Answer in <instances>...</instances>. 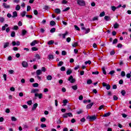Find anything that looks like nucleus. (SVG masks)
Returning <instances> with one entry per match:
<instances>
[{"label": "nucleus", "mask_w": 131, "mask_h": 131, "mask_svg": "<svg viewBox=\"0 0 131 131\" xmlns=\"http://www.w3.org/2000/svg\"><path fill=\"white\" fill-rule=\"evenodd\" d=\"M35 58H36V59H37V60H39V59H40V56L38 54H36L35 55Z\"/></svg>", "instance_id": "27"}, {"label": "nucleus", "mask_w": 131, "mask_h": 131, "mask_svg": "<svg viewBox=\"0 0 131 131\" xmlns=\"http://www.w3.org/2000/svg\"><path fill=\"white\" fill-rule=\"evenodd\" d=\"M56 32V28H53L50 30V32L51 33H54V32Z\"/></svg>", "instance_id": "29"}, {"label": "nucleus", "mask_w": 131, "mask_h": 131, "mask_svg": "<svg viewBox=\"0 0 131 131\" xmlns=\"http://www.w3.org/2000/svg\"><path fill=\"white\" fill-rule=\"evenodd\" d=\"M36 44H37V41L34 40L31 43L30 46H31V47H34Z\"/></svg>", "instance_id": "9"}, {"label": "nucleus", "mask_w": 131, "mask_h": 131, "mask_svg": "<svg viewBox=\"0 0 131 131\" xmlns=\"http://www.w3.org/2000/svg\"><path fill=\"white\" fill-rule=\"evenodd\" d=\"M20 9H21V7H20L19 5H16L15 7V10L16 11H19Z\"/></svg>", "instance_id": "24"}, {"label": "nucleus", "mask_w": 131, "mask_h": 131, "mask_svg": "<svg viewBox=\"0 0 131 131\" xmlns=\"http://www.w3.org/2000/svg\"><path fill=\"white\" fill-rule=\"evenodd\" d=\"M100 17H104V16H105V12H101L100 15H99Z\"/></svg>", "instance_id": "40"}, {"label": "nucleus", "mask_w": 131, "mask_h": 131, "mask_svg": "<svg viewBox=\"0 0 131 131\" xmlns=\"http://www.w3.org/2000/svg\"><path fill=\"white\" fill-rule=\"evenodd\" d=\"M21 15V17H25V15H26V11H23Z\"/></svg>", "instance_id": "44"}, {"label": "nucleus", "mask_w": 131, "mask_h": 131, "mask_svg": "<svg viewBox=\"0 0 131 131\" xmlns=\"http://www.w3.org/2000/svg\"><path fill=\"white\" fill-rule=\"evenodd\" d=\"M9 46H10V43L9 42L5 43L4 45V49H6V48H8Z\"/></svg>", "instance_id": "17"}, {"label": "nucleus", "mask_w": 131, "mask_h": 131, "mask_svg": "<svg viewBox=\"0 0 131 131\" xmlns=\"http://www.w3.org/2000/svg\"><path fill=\"white\" fill-rule=\"evenodd\" d=\"M90 31H91V29H87L86 30V32H85V34H88V33H89V32H90Z\"/></svg>", "instance_id": "56"}, {"label": "nucleus", "mask_w": 131, "mask_h": 131, "mask_svg": "<svg viewBox=\"0 0 131 131\" xmlns=\"http://www.w3.org/2000/svg\"><path fill=\"white\" fill-rule=\"evenodd\" d=\"M32 51H38V49H37L36 47H32Z\"/></svg>", "instance_id": "41"}, {"label": "nucleus", "mask_w": 131, "mask_h": 131, "mask_svg": "<svg viewBox=\"0 0 131 131\" xmlns=\"http://www.w3.org/2000/svg\"><path fill=\"white\" fill-rule=\"evenodd\" d=\"M64 64V62L63 61H59L58 63L57 64V66L58 67H61Z\"/></svg>", "instance_id": "22"}, {"label": "nucleus", "mask_w": 131, "mask_h": 131, "mask_svg": "<svg viewBox=\"0 0 131 131\" xmlns=\"http://www.w3.org/2000/svg\"><path fill=\"white\" fill-rule=\"evenodd\" d=\"M0 22L1 23H4V22H5V18L3 17H0Z\"/></svg>", "instance_id": "28"}, {"label": "nucleus", "mask_w": 131, "mask_h": 131, "mask_svg": "<svg viewBox=\"0 0 131 131\" xmlns=\"http://www.w3.org/2000/svg\"><path fill=\"white\" fill-rule=\"evenodd\" d=\"M60 70L61 71H65L66 70V68H65V67H61Z\"/></svg>", "instance_id": "46"}, {"label": "nucleus", "mask_w": 131, "mask_h": 131, "mask_svg": "<svg viewBox=\"0 0 131 131\" xmlns=\"http://www.w3.org/2000/svg\"><path fill=\"white\" fill-rule=\"evenodd\" d=\"M33 88H38V83H34L33 84Z\"/></svg>", "instance_id": "36"}, {"label": "nucleus", "mask_w": 131, "mask_h": 131, "mask_svg": "<svg viewBox=\"0 0 131 131\" xmlns=\"http://www.w3.org/2000/svg\"><path fill=\"white\" fill-rule=\"evenodd\" d=\"M41 73H42V72L41 71V70H38L36 71V74L37 76L38 75H40V74H41Z\"/></svg>", "instance_id": "16"}, {"label": "nucleus", "mask_w": 131, "mask_h": 131, "mask_svg": "<svg viewBox=\"0 0 131 131\" xmlns=\"http://www.w3.org/2000/svg\"><path fill=\"white\" fill-rule=\"evenodd\" d=\"M121 94L122 95H123V96H125V94H126V92H125V90H122V91L121 92Z\"/></svg>", "instance_id": "38"}, {"label": "nucleus", "mask_w": 131, "mask_h": 131, "mask_svg": "<svg viewBox=\"0 0 131 131\" xmlns=\"http://www.w3.org/2000/svg\"><path fill=\"white\" fill-rule=\"evenodd\" d=\"M117 42H118V40L117 39L115 38L113 41V45H115Z\"/></svg>", "instance_id": "31"}, {"label": "nucleus", "mask_w": 131, "mask_h": 131, "mask_svg": "<svg viewBox=\"0 0 131 131\" xmlns=\"http://www.w3.org/2000/svg\"><path fill=\"white\" fill-rule=\"evenodd\" d=\"M56 123H57V124H60V123H62V122L61 121V120L58 119L57 120Z\"/></svg>", "instance_id": "63"}, {"label": "nucleus", "mask_w": 131, "mask_h": 131, "mask_svg": "<svg viewBox=\"0 0 131 131\" xmlns=\"http://www.w3.org/2000/svg\"><path fill=\"white\" fill-rule=\"evenodd\" d=\"M41 127L42 128H43V127H47V125H46L45 124H41Z\"/></svg>", "instance_id": "61"}, {"label": "nucleus", "mask_w": 131, "mask_h": 131, "mask_svg": "<svg viewBox=\"0 0 131 131\" xmlns=\"http://www.w3.org/2000/svg\"><path fill=\"white\" fill-rule=\"evenodd\" d=\"M92 74L95 75H98V74H99V72H98V71L93 72Z\"/></svg>", "instance_id": "53"}, {"label": "nucleus", "mask_w": 131, "mask_h": 131, "mask_svg": "<svg viewBox=\"0 0 131 131\" xmlns=\"http://www.w3.org/2000/svg\"><path fill=\"white\" fill-rule=\"evenodd\" d=\"M12 121H17V118H15V117H11Z\"/></svg>", "instance_id": "42"}, {"label": "nucleus", "mask_w": 131, "mask_h": 131, "mask_svg": "<svg viewBox=\"0 0 131 131\" xmlns=\"http://www.w3.org/2000/svg\"><path fill=\"white\" fill-rule=\"evenodd\" d=\"M86 118L87 119H89L90 121H95V120L97 119V117H96V116H88Z\"/></svg>", "instance_id": "2"}, {"label": "nucleus", "mask_w": 131, "mask_h": 131, "mask_svg": "<svg viewBox=\"0 0 131 131\" xmlns=\"http://www.w3.org/2000/svg\"><path fill=\"white\" fill-rule=\"evenodd\" d=\"M72 73V71L70 69L68 70L67 71V75H70Z\"/></svg>", "instance_id": "19"}, {"label": "nucleus", "mask_w": 131, "mask_h": 131, "mask_svg": "<svg viewBox=\"0 0 131 131\" xmlns=\"http://www.w3.org/2000/svg\"><path fill=\"white\" fill-rule=\"evenodd\" d=\"M54 42H55L54 40H51L48 41V45H49V46H52V45H53Z\"/></svg>", "instance_id": "23"}, {"label": "nucleus", "mask_w": 131, "mask_h": 131, "mask_svg": "<svg viewBox=\"0 0 131 131\" xmlns=\"http://www.w3.org/2000/svg\"><path fill=\"white\" fill-rule=\"evenodd\" d=\"M31 9V7H30V6H28L27 9V12H29V11H30Z\"/></svg>", "instance_id": "57"}, {"label": "nucleus", "mask_w": 131, "mask_h": 131, "mask_svg": "<svg viewBox=\"0 0 131 131\" xmlns=\"http://www.w3.org/2000/svg\"><path fill=\"white\" fill-rule=\"evenodd\" d=\"M38 106V104L37 103H35L33 106V107L32 108V110L33 111L35 110V109H36V108L37 107V106Z\"/></svg>", "instance_id": "14"}, {"label": "nucleus", "mask_w": 131, "mask_h": 131, "mask_svg": "<svg viewBox=\"0 0 131 131\" xmlns=\"http://www.w3.org/2000/svg\"><path fill=\"white\" fill-rule=\"evenodd\" d=\"M12 18H15V17H18V13H17V11H14L12 13Z\"/></svg>", "instance_id": "10"}, {"label": "nucleus", "mask_w": 131, "mask_h": 131, "mask_svg": "<svg viewBox=\"0 0 131 131\" xmlns=\"http://www.w3.org/2000/svg\"><path fill=\"white\" fill-rule=\"evenodd\" d=\"M39 92V90L37 89H33L31 90V94H37Z\"/></svg>", "instance_id": "7"}, {"label": "nucleus", "mask_w": 131, "mask_h": 131, "mask_svg": "<svg viewBox=\"0 0 131 131\" xmlns=\"http://www.w3.org/2000/svg\"><path fill=\"white\" fill-rule=\"evenodd\" d=\"M67 42H70V41H71V38L68 37L67 38Z\"/></svg>", "instance_id": "58"}, {"label": "nucleus", "mask_w": 131, "mask_h": 131, "mask_svg": "<svg viewBox=\"0 0 131 131\" xmlns=\"http://www.w3.org/2000/svg\"><path fill=\"white\" fill-rule=\"evenodd\" d=\"M68 117H73V115H72V114L71 113H67Z\"/></svg>", "instance_id": "48"}, {"label": "nucleus", "mask_w": 131, "mask_h": 131, "mask_svg": "<svg viewBox=\"0 0 131 131\" xmlns=\"http://www.w3.org/2000/svg\"><path fill=\"white\" fill-rule=\"evenodd\" d=\"M35 97H38L39 99H41L42 98V94L35 93Z\"/></svg>", "instance_id": "8"}, {"label": "nucleus", "mask_w": 131, "mask_h": 131, "mask_svg": "<svg viewBox=\"0 0 131 131\" xmlns=\"http://www.w3.org/2000/svg\"><path fill=\"white\" fill-rule=\"evenodd\" d=\"M68 80L70 81L71 83H74V82L75 81V79L73 78V76H70Z\"/></svg>", "instance_id": "4"}, {"label": "nucleus", "mask_w": 131, "mask_h": 131, "mask_svg": "<svg viewBox=\"0 0 131 131\" xmlns=\"http://www.w3.org/2000/svg\"><path fill=\"white\" fill-rule=\"evenodd\" d=\"M104 105H100L98 109H99V110H102V109H103V108H104Z\"/></svg>", "instance_id": "59"}, {"label": "nucleus", "mask_w": 131, "mask_h": 131, "mask_svg": "<svg viewBox=\"0 0 131 131\" xmlns=\"http://www.w3.org/2000/svg\"><path fill=\"white\" fill-rule=\"evenodd\" d=\"M67 54V53H66V51H62L61 52V55L62 56H66Z\"/></svg>", "instance_id": "47"}, {"label": "nucleus", "mask_w": 131, "mask_h": 131, "mask_svg": "<svg viewBox=\"0 0 131 131\" xmlns=\"http://www.w3.org/2000/svg\"><path fill=\"white\" fill-rule=\"evenodd\" d=\"M26 16L27 18H29V19H32V15H26Z\"/></svg>", "instance_id": "54"}, {"label": "nucleus", "mask_w": 131, "mask_h": 131, "mask_svg": "<svg viewBox=\"0 0 131 131\" xmlns=\"http://www.w3.org/2000/svg\"><path fill=\"white\" fill-rule=\"evenodd\" d=\"M3 7L5 9H10L11 8V6L8 4H7V3H4L3 4Z\"/></svg>", "instance_id": "6"}, {"label": "nucleus", "mask_w": 131, "mask_h": 131, "mask_svg": "<svg viewBox=\"0 0 131 131\" xmlns=\"http://www.w3.org/2000/svg\"><path fill=\"white\" fill-rule=\"evenodd\" d=\"M52 79H53V77H52L51 75H48L47 76V80H52Z\"/></svg>", "instance_id": "21"}, {"label": "nucleus", "mask_w": 131, "mask_h": 131, "mask_svg": "<svg viewBox=\"0 0 131 131\" xmlns=\"http://www.w3.org/2000/svg\"><path fill=\"white\" fill-rule=\"evenodd\" d=\"M102 72H103V74L106 75V71L105 70V68L103 67V68H102Z\"/></svg>", "instance_id": "50"}, {"label": "nucleus", "mask_w": 131, "mask_h": 131, "mask_svg": "<svg viewBox=\"0 0 131 131\" xmlns=\"http://www.w3.org/2000/svg\"><path fill=\"white\" fill-rule=\"evenodd\" d=\"M15 35H16V33H15L14 31H13L11 34V37H15Z\"/></svg>", "instance_id": "37"}, {"label": "nucleus", "mask_w": 131, "mask_h": 131, "mask_svg": "<svg viewBox=\"0 0 131 131\" xmlns=\"http://www.w3.org/2000/svg\"><path fill=\"white\" fill-rule=\"evenodd\" d=\"M28 105H29L30 106L32 104V100H29L27 102Z\"/></svg>", "instance_id": "52"}, {"label": "nucleus", "mask_w": 131, "mask_h": 131, "mask_svg": "<svg viewBox=\"0 0 131 131\" xmlns=\"http://www.w3.org/2000/svg\"><path fill=\"white\" fill-rule=\"evenodd\" d=\"M26 33H27V31L25 30H22V35L23 36H24V35H25V34H26Z\"/></svg>", "instance_id": "26"}, {"label": "nucleus", "mask_w": 131, "mask_h": 131, "mask_svg": "<svg viewBox=\"0 0 131 131\" xmlns=\"http://www.w3.org/2000/svg\"><path fill=\"white\" fill-rule=\"evenodd\" d=\"M6 113H10V109L6 108L5 111Z\"/></svg>", "instance_id": "64"}, {"label": "nucleus", "mask_w": 131, "mask_h": 131, "mask_svg": "<svg viewBox=\"0 0 131 131\" xmlns=\"http://www.w3.org/2000/svg\"><path fill=\"white\" fill-rule=\"evenodd\" d=\"M18 26H15L14 27H13V30H18Z\"/></svg>", "instance_id": "62"}, {"label": "nucleus", "mask_w": 131, "mask_h": 131, "mask_svg": "<svg viewBox=\"0 0 131 131\" xmlns=\"http://www.w3.org/2000/svg\"><path fill=\"white\" fill-rule=\"evenodd\" d=\"M126 76L127 78H130V77H131V72H130V73L127 74Z\"/></svg>", "instance_id": "39"}, {"label": "nucleus", "mask_w": 131, "mask_h": 131, "mask_svg": "<svg viewBox=\"0 0 131 131\" xmlns=\"http://www.w3.org/2000/svg\"><path fill=\"white\" fill-rule=\"evenodd\" d=\"M94 105V103H91L90 104H89L86 105L87 109H91L92 107H93V105Z\"/></svg>", "instance_id": "11"}, {"label": "nucleus", "mask_w": 131, "mask_h": 131, "mask_svg": "<svg viewBox=\"0 0 131 131\" xmlns=\"http://www.w3.org/2000/svg\"><path fill=\"white\" fill-rule=\"evenodd\" d=\"M121 76H122V77H124V76H125V72L122 71L121 73Z\"/></svg>", "instance_id": "33"}, {"label": "nucleus", "mask_w": 131, "mask_h": 131, "mask_svg": "<svg viewBox=\"0 0 131 131\" xmlns=\"http://www.w3.org/2000/svg\"><path fill=\"white\" fill-rule=\"evenodd\" d=\"M9 25L8 24H5V26L2 27V30L5 31L6 30V27H8Z\"/></svg>", "instance_id": "25"}, {"label": "nucleus", "mask_w": 131, "mask_h": 131, "mask_svg": "<svg viewBox=\"0 0 131 131\" xmlns=\"http://www.w3.org/2000/svg\"><path fill=\"white\" fill-rule=\"evenodd\" d=\"M118 27H119V24H118V23H116L114 25V28L116 29V28H118Z\"/></svg>", "instance_id": "20"}, {"label": "nucleus", "mask_w": 131, "mask_h": 131, "mask_svg": "<svg viewBox=\"0 0 131 131\" xmlns=\"http://www.w3.org/2000/svg\"><path fill=\"white\" fill-rule=\"evenodd\" d=\"M111 9L113 12H115V10H116V7L115 6H111Z\"/></svg>", "instance_id": "45"}, {"label": "nucleus", "mask_w": 131, "mask_h": 131, "mask_svg": "<svg viewBox=\"0 0 131 131\" xmlns=\"http://www.w3.org/2000/svg\"><path fill=\"white\" fill-rule=\"evenodd\" d=\"M104 19L106 21H110V20H111V18H110V16H105L104 17Z\"/></svg>", "instance_id": "18"}, {"label": "nucleus", "mask_w": 131, "mask_h": 131, "mask_svg": "<svg viewBox=\"0 0 131 131\" xmlns=\"http://www.w3.org/2000/svg\"><path fill=\"white\" fill-rule=\"evenodd\" d=\"M115 73V71H111V72H110L109 74H111V75H113V74H114Z\"/></svg>", "instance_id": "55"}, {"label": "nucleus", "mask_w": 131, "mask_h": 131, "mask_svg": "<svg viewBox=\"0 0 131 131\" xmlns=\"http://www.w3.org/2000/svg\"><path fill=\"white\" fill-rule=\"evenodd\" d=\"M62 117H63V118H67V117H68V114H67V113H66V114L62 115Z\"/></svg>", "instance_id": "43"}, {"label": "nucleus", "mask_w": 131, "mask_h": 131, "mask_svg": "<svg viewBox=\"0 0 131 131\" xmlns=\"http://www.w3.org/2000/svg\"><path fill=\"white\" fill-rule=\"evenodd\" d=\"M55 13H56V14H60L61 13V10L59 8H56L54 10Z\"/></svg>", "instance_id": "15"}, {"label": "nucleus", "mask_w": 131, "mask_h": 131, "mask_svg": "<svg viewBox=\"0 0 131 131\" xmlns=\"http://www.w3.org/2000/svg\"><path fill=\"white\" fill-rule=\"evenodd\" d=\"M21 65L24 68H27V67H28V63L25 61H23L22 62Z\"/></svg>", "instance_id": "5"}, {"label": "nucleus", "mask_w": 131, "mask_h": 131, "mask_svg": "<svg viewBox=\"0 0 131 131\" xmlns=\"http://www.w3.org/2000/svg\"><path fill=\"white\" fill-rule=\"evenodd\" d=\"M93 82V81L91 79H89L87 81V84H91V83Z\"/></svg>", "instance_id": "49"}, {"label": "nucleus", "mask_w": 131, "mask_h": 131, "mask_svg": "<svg viewBox=\"0 0 131 131\" xmlns=\"http://www.w3.org/2000/svg\"><path fill=\"white\" fill-rule=\"evenodd\" d=\"M77 4L79 6H85V2L83 0H77Z\"/></svg>", "instance_id": "1"}, {"label": "nucleus", "mask_w": 131, "mask_h": 131, "mask_svg": "<svg viewBox=\"0 0 131 131\" xmlns=\"http://www.w3.org/2000/svg\"><path fill=\"white\" fill-rule=\"evenodd\" d=\"M48 59L49 60H54V59H55V58L54 57V55H52V54H49L48 55Z\"/></svg>", "instance_id": "12"}, {"label": "nucleus", "mask_w": 131, "mask_h": 131, "mask_svg": "<svg viewBox=\"0 0 131 131\" xmlns=\"http://www.w3.org/2000/svg\"><path fill=\"white\" fill-rule=\"evenodd\" d=\"M91 63H92V61H91V60L86 61L84 62V64L85 65H88V64H89V65H91Z\"/></svg>", "instance_id": "30"}, {"label": "nucleus", "mask_w": 131, "mask_h": 131, "mask_svg": "<svg viewBox=\"0 0 131 131\" xmlns=\"http://www.w3.org/2000/svg\"><path fill=\"white\" fill-rule=\"evenodd\" d=\"M72 88L73 89V90H74V91H76V90H77V85H75L72 86Z\"/></svg>", "instance_id": "35"}, {"label": "nucleus", "mask_w": 131, "mask_h": 131, "mask_svg": "<svg viewBox=\"0 0 131 131\" xmlns=\"http://www.w3.org/2000/svg\"><path fill=\"white\" fill-rule=\"evenodd\" d=\"M102 86L105 87L107 90H110V89H111V86H110V85L105 82L102 83Z\"/></svg>", "instance_id": "3"}, {"label": "nucleus", "mask_w": 131, "mask_h": 131, "mask_svg": "<svg viewBox=\"0 0 131 131\" xmlns=\"http://www.w3.org/2000/svg\"><path fill=\"white\" fill-rule=\"evenodd\" d=\"M63 105L66 106V104H67V103H68V100H67V99L63 100Z\"/></svg>", "instance_id": "32"}, {"label": "nucleus", "mask_w": 131, "mask_h": 131, "mask_svg": "<svg viewBox=\"0 0 131 131\" xmlns=\"http://www.w3.org/2000/svg\"><path fill=\"white\" fill-rule=\"evenodd\" d=\"M50 25H51V26H54V25H56V23L54 20H52L50 22Z\"/></svg>", "instance_id": "34"}, {"label": "nucleus", "mask_w": 131, "mask_h": 131, "mask_svg": "<svg viewBox=\"0 0 131 131\" xmlns=\"http://www.w3.org/2000/svg\"><path fill=\"white\" fill-rule=\"evenodd\" d=\"M74 27H75V29H76V30H78V31H79V30H80V29H79V28L77 26L75 25Z\"/></svg>", "instance_id": "51"}, {"label": "nucleus", "mask_w": 131, "mask_h": 131, "mask_svg": "<svg viewBox=\"0 0 131 131\" xmlns=\"http://www.w3.org/2000/svg\"><path fill=\"white\" fill-rule=\"evenodd\" d=\"M111 115V113L108 112V113L104 114L102 116V117H108V116H110Z\"/></svg>", "instance_id": "13"}, {"label": "nucleus", "mask_w": 131, "mask_h": 131, "mask_svg": "<svg viewBox=\"0 0 131 131\" xmlns=\"http://www.w3.org/2000/svg\"><path fill=\"white\" fill-rule=\"evenodd\" d=\"M34 15H38V12L37 11V10H34Z\"/></svg>", "instance_id": "60"}]
</instances>
